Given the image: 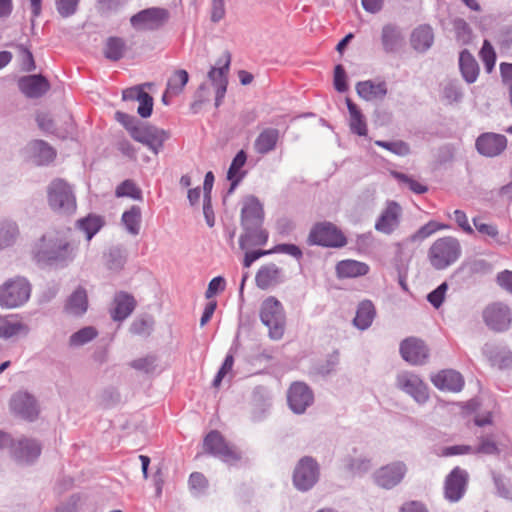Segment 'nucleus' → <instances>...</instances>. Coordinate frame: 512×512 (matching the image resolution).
I'll list each match as a JSON object with an SVG mask.
<instances>
[{"label":"nucleus","instance_id":"4","mask_svg":"<svg viewBox=\"0 0 512 512\" xmlns=\"http://www.w3.org/2000/svg\"><path fill=\"white\" fill-rule=\"evenodd\" d=\"M49 207L56 213L69 215L76 211L73 187L64 179H53L46 188Z\"/></svg>","mask_w":512,"mask_h":512},{"label":"nucleus","instance_id":"48","mask_svg":"<svg viewBox=\"0 0 512 512\" xmlns=\"http://www.w3.org/2000/svg\"><path fill=\"white\" fill-rule=\"evenodd\" d=\"M115 195L118 198L129 197L134 200H142L141 189L130 179L123 181L116 187Z\"/></svg>","mask_w":512,"mask_h":512},{"label":"nucleus","instance_id":"61","mask_svg":"<svg viewBox=\"0 0 512 512\" xmlns=\"http://www.w3.org/2000/svg\"><path fill=\"white\" fill-rule=\"evenodd\" d=\"M499 449L496 443L490 437H483L480 440L479 446L474 449L473 453H482L487 455L498 454Z\"/></svg>","mask_w":512,"mask_h":512},{"label":"nucleus","instance_id":"17","mask_svg":"<svg viewBox=\"0 0 512 512\" xmlns=\"http://www.w3.org/2000/svg\"><path fill=\"white\" fill-rule=\"evenodd\" d=\"M400 354L411 365H423L429 357V349L421 339L409 337L400 343Z\"/></svg>","mask_w":512,"mask_h":512},{"label":"nucleus","instance_id":"39","mask_svg":"<svg viewBox=\"0 0 512 512\" xmlns=\"http://www.w3.org/2000/svg\"><path fill=\"white\" fill-rule=\"evenodd\" d=\"M104 225V220L101 216L90 214L84 218H81L77 221V228L85 233L86 239L90 241L94 235H96L99 230Z\"/></svg>","mask_w":512,"mask_h":512},{"label":"nucleus","instance_id":"58","mask_svg":"<svg viewBox=\"0 0 512 512\" xmlns=\"http://www.w3.org/2000/svg\"><path fill=\"white\" fill-rule=\"evenodd\" d=\"M79 0H56V7L59 14L63 17L73 15L78 6Z\"/></svg>","mask_w":512,"mask_h":512},{"label":"nucleus","instance_id":"50","mask_svg":"<svg viewBox=\"0 0 512 512\" xmlns=\"http://www.w3.org/2000/svg\"><path fill=\"white\" fill-rule=\"evenodd\" d=\"M375 145L384 148L397 156H407L410 153L409 145L401 140L392 142L376 140Z\"/></svg>","mask_w":512,"mask_h":512},{"label":"nucleus","instance_id":"33","mask_svg":"<svg viewBox=\"0 0 512 512\" xmlns=\"http://www.w3.org/2000/svg\"><path fill=\"white\" fill-rule=\"evenodd\" d=\"M434 34L429 25H420L411 34V45L418 52L427 51L433 44Z\"/></svg>","mask_w":512,"mask_h":512},{"label":"nucleus","instance_id":"40","mask_svg":"<svg viewBox=\"0 0 512 512\" xmlns=\"http://www.w3.org/2000/svg\"><path fill=\"white\" fill-rule=\"evenodd\" d=\"M145 139L146 140L142 141V144L147 146L155 154H158L163 147L164 142L168 139V134L162 129L150 126L145 135Z\"/></svg>","mask_w":512,"mask_h":512},{"label":"nucleus","instance_id":"21","mask_svg":"<svg viewBox=\"0 0 512 512\" xmlns=\"http://www.w3.org/2000/svg\"><path fill=\"white\" fill-rule=\"evenodd\" d=\"M25 155L29 161L37 166H44L51 163L56 152L52 146L43 140H34L25 147Z\"/></svg>","mask_w":512,"mask_h":512},{"label":"nucleus","instance_id":"14","mask_svg":"<svg viewBox=\"0 0 512 512\" xmlns=\"http://www.w3.org/2000/svg\"><path fill=\"white\" fill-rule=\"evenodd\" d=\"M483 320L491 330L504 332L511 326L512 313L508 305L495 302L484 309Z\"/></svg>","mask_w":512,"mask_h":512},{"label":"nucleus","instance_id":"3","mask_svg":"<svg viewBox=\"0 0 512 512\" xmlns=\"http://www.w3.org/2000/svg\"><path fill=\"white\" fill-rule=\"evenodd\" d=\"M461 253L459 240L452 236H444L432 243L428 250V260L436 270H444L453 265Z\"/></svg>","mask_w":512,"mask_h":512},{"label":"nucleus","instance_id":"55","mask_svg":"<svg viewBox=\"0 0 512 512\" xmlns=\"http://www.w3.org/2000/svg\"><path fill=\"white\" fill-rule=\"evenodd\" d=\"M17 49L20 56L21 69L27 72L35 70L36 66L31 51L22 44L18 45Z\"/></svg>","mask_w":512,"mask_h":512},{"label":"nucleus","instance_id":"38","mask_svg":"<svg viewBox=\"0 0 512 512\" xmlns=\"http://www.w3.org/2000/svg\"><path fill=\"white\" fill-rule=\"evenodd\" d=\"M441 99L447 104H455L462 101L464 93L461 84L457 80H447L441 87Z\"/></svg>","mask_w":512,"mask_h":512},{"label":"nucleus","instance_id":"1","mask_svg":"<svg viewBox=\"0 0 512 512\" xmlns=\"http://www.w3.org/2000/svg\"><path fill=\"white\" fill-rule=\"evenodd\" d=\"M33 260L41 266L65 268L78 254V243L62 231L42 235L32 246Z\"/></svg>","mask_w":512,"mask_h":512},{"label":"nucleus","instance_id":"5","mask_svg":"<svg viewBox=\"0 0 512 512\" xmlns=\"http://www.w3.org/2000/svg\"><path fill=\"white\" fill-rule=\"evenodd\" d=\"M32 286L27 278L15 276L0 285V307L16 309L24 306L30 299Z\"/></svg>","mask_w":512,"mask_h":512},{"label":"nucleus","instance_id":"19","mask_svg":"<svg viewBox=\"0 0 512 512\" xmlns=\"http://www.w3.org/2000/svg\"><path fill=\"white\" fill-rule=\"evenodd\" d=\"M475 146L481 155L495 157L506 149L507 138L502 134L486 132L478 136Z\"/></svg>","mask_w":512,"mask_h":512},{"label":"nucleus","instance_id":"34","mask_svg":"<svg viewBox=\"0 0 512 512\" xmlns=\"http://www.w3.org/2000/svg\"><path fill=\"white\" fill-rule=\"evenodd\" d=\"M375 315L376 311L373 303L370 300H364L357 307L353 324L358 329L364 331L372 325Z\"/></svg>","mask_w":512,"mask_h":512},{"label":"nucleus","instance_id":"32","mask_svg":"<svg viewBox=\"0 0 512 512\" xmlns=\"http://www.w3.org/2000/svg\"><path fill=\"white\" fill-rule=\"evenodd\" d=\"M459 68L463 79L472 84L479 76V65L474 56L467 50H463L459 56Z\"/></svg>","mask_w":512,"mask_h":512},{"label":"nucleus","instance_id":"30","mask_svg":"<svg viewBox=\"0 0 512 512\" xmlns=\"http://www.w3.org/2000/svg\"><path fill=\"white\" fill-rule=\"evenodd\" d=\"M369 265L352 259L339 261L336 265L338 278H356L364 276L369 272Z\"/></svg>","mask_w":512,"mask_h":512},{"label":"nucleus","instance_id":"20","mask_svg":"<svg viewBox=\"0 0 512 512\" xmlns=\"http://www.w3.org/2000/svg\"><path fill=\"white\" fill-rule=\"evenodd\" d=\"M11 454L20 464H30L41 454V446L36 440L21 438L11 444Z\"/></svg>","mask_w":512,"mask_h":512},{"label":"nucleus","instance_id":"26","mask_svg":"<svg viewBox=\"0 0 512 512\" xmlns=\"http://www.w3.org/2000/svg\"><path fill=\"white\" fill-rule=\"evenodd\" d=\"M283 280L284 276L282 269L274 263L262 266L255 277L256 285L263 290L277 285L283 282Z\"/></svg>","mask_w":512,"mask_h":512},{"label":"nucleus","instance_id":"18","mask_svg":"<svg viewBox=\"0 0 512 512\" xmlns=\"http://www.w3.org/2000/svg\"><path fill=\"white\" fill-rule=\"evenodd\" d=\"M467 480V472L459 467H455L445 480V498L450 502L459 501L466 491Z\"/></svg>","mask_w":512,"mask_h":512},{"label":"nucleus","instance_id":"43","mask_svg":"<svg viewBox=\"0 0 512 512\" xmlns=\"http://www.w3.org/2000/svg\"><path fill=\"white\" fill-rule=\"evenodd\" d=\"M122 223L131 235H137L140 231L141 209L138 206H132L122 215Z\"/></svg>","mask_w":512,"mask_h":512},{"label":"nucleus","instance_id":"42","mask_svg":"<svg viewBox=\"0 0 512 512\" xmlns=\"http://www.w3.org/2000/svg\"><path fill=\"white\" fill-rule=\"evenodd\" d=\"M97 336L98 331L92 326H87L71 334L68 344L71 348H79L91 342Z\"/></svg>","mask_w":512,"mask_h":512},{"label":"nucleus","instance_id":"13","mask_svg":"<svg viewBox=\"0 0 512 512\" xmlns=\"http://www.w3.org/2000/svg\"><path fill=\"white\" fill-rule=\"evenodd\" d=\"M309 243L325 247H343L347 241L335 225L329 222L315 225L309 234Z\"/></svg>","mask_w":512,"mask_h":512},{"label":"nucleus","instance_id":"41","mask_svg":"<svg viewBox=\"0 0 512 512\" xmlns=\"http://www.w3.org/2000/svg\"><path fill=\"white\" fill-rule=\"evenodd\" d=\"M247 160L246 153L243 150H240L236 156L233 158L232 163L227 172V178L231 181V187L229 192H233L235 187L239 184L242 179V175H240L241 168L245 165Z\"/></svg>","mask_w":512,"mask_h":512},{"label":"nucleus","instance_id":"51","mask_svg":"<svg viewBox=\"0 0 512 512\" xmlns=\"http://www.w3.org/2000/svg\"><path fill=\"white\" fill-rule=\"evenodd\" d=\"M473 223L476 230L480 234L493 239L495 242L499 244L504 243V241H502L500 238L499 230L496 225L490 223H483L478 218H473Z\"/></svg>","mask_w":512,"mask_h":512},{"label":"nucleus","instance_id":"15","mask_svg":"<svg viewBox=\"0 0 512 512\" xmlns=\"http://www.w3.org/2000/svg\"><path fill=\"white\" fill-rule=\"evenodd\" d=\"M402 214V207L396 201H388L375 221V230L385 235L393 234L400 226Z\"/></svg>","mask_w":512,"mask_h":512},{"label":"nucleus","instance_id":"23","mask_svg":"<svg viewBox=\"0 0 512 512\" xmlns=\"http://www.w3.org/2000/svg\"><path fill=\"white\" fill-rule=\"evenodd\" d=\"M10 406L13 412L29 421L34 420L38 415L36 400L26 392H18L13 395Z\"/></svg>","mask_w":512,"mask_h":512},{"label":"nucleus","instance_id":"36","mask_svg":"<svg viewBox=\"0 0 512 512\" xmlns=\"http://www.w3.org/2000/svg\"><path fill=\"white\" fill-rule=\"evenodd\" d=\"M19 235V227L15 221L0 218V250L14 245Z\"/></svg>","mask_w":512,"mask_h":512},{"label":"nucleus","instance_id":"49","mask_svg":"<svg viewBox=\"0 0 512 512\" xmlns=\"http://www.w3.org/2000/svg\"><path fill=\"white\" fill-rule=\"evenodd\" d=\"M479 54L486 72L491 73L496 63V53L488 40H484Z\"/></svg>","mask_w":512,"mask_h":512},{"label":"nucleus","instance_id":"10","mask_svg":"<svg viewBox=\"0 0 512 512\" xmlns=\"http://www.w3.org/2000/svg\"><path fill=\"white\" fill-rule=\"evenodd\" d=\"M231 63V55L225 52L221 58L218 59L215 66L211 67L208 72V81L215 89V106L219 107L227 91L228 78Z\"/></svg>","mask_w":512,"mask_h":512},{"label":"nucleus","instance_id":"6","mask_svg":"<svg viewBox=\"0 0 512 512\" xmlns=\"http://www.w3.org/2000/svg\"><path fill=\"white\" fill-rule=\"evenodd\" d=\"M261 322L268 328L269 336L279 340L284 334L285 314L283 306L275 297L266 298L260 309Z\"/></svg>","mask_w":512,"mask_h":512},{"label":"nucleus","instance_id":"44","mask_svg":"<svg viewBox=\"0 0 512 512\" xmlns=\"http://www.w3.org/2000/svg\"><path fill=\"white\" fill-rule=\"evenodd\" d=\"M447 228L448 226L445 224H440L433 220L429 221L428 223L420 227L414 234L406 238L404 240V243L422 242L423 240L431 236L433 233Z\"/></svg>","mask_w":512,"mask_h":512},{"label":"nucleus","instance_id":"47","mask_svg":"<svg viewBox=\"0 0 512 512\" xmlns=\"http://www.w3.org/2000/svg\"><path fill=\"white\" fill-rule=\"evenodd\" d=\"M188 79L189 76L186 70L180 69L175 71L174 74L168 79L167 92H169L170 95L180 94L187 84Z\"/></svg>","mask_w":512,"mask_h":512},{"label":"nucleus","instance_id":"31","mask_svg":"<svg viewBox=\"0 0 512 512\" xmlns=\"http://www.w3.org/2000/svg\"><path fill=\"white\" fill-rule=\"evenodd\" d=\"M65 312L72 316H82L88 309V297L84 288L78 287L67 299Z\"/></svg>","mask_w":512,"mask_h":512},{"label":"nucleus","instance_id":"60","mask_svg":"<svg viewBox=\"0 0 512 512\" xmlns=\"http://www.w3.org/2000/svg\"><path fill=\"white\" fill-rule=\"evenodd\" d=\"M270 251H271V254L272 253L287 254V255L294 257L295 259H300L303 255L301 249L295 244H278L275 247H273L272 249H270Z\"/></svg>","mask_w":512,"mask_h":512},{"label":"nucleus","instance_id":"56","mask_svg":"<svg viewBox=\"0 0 512 512\" xmlns=\"http://www.w3.org/2000/svg\"><path fill=\"white\" fill-rule=\"evenodd\" d=\"M371 467V462L366 457H358L351 459L347 464V468L355 474H363Z\"/></svg>","mask_w":512,"mask_h":512},{"label":"nucleus","instance_id":"27","mask_svg":"<svg viewBox=\"0 0 512 512\" xmlns=\"http://www.w3.org/2000/svg\"><path fill=\"white\" fill-rule=\"evenodd\" d=\"M280 138V132L276 128H265L256 137L253 148L256 153L266 155L274 151Z\"/></svg>","mask_w":512,"mask_h":512},{"label":"nucleus","instance_id":"45","mask_svg":"<svg viewBox=\"0 0 512 512\" xmlns=\"http://www.w3.org/2000/svg\"><path fill=\"white\" fill-rule=\"evenodd\" d=\"M491 345L486 344L483 348V353L489 357L493 366L499 369H507L512 367V353L508 350H500L494 355L491 352Z\"/></svg>","mask_w":512,"mask_h":512},{"label":"nucleus","instance_id":"64","mask_svg":"<svg viewBox=\"0 0 512 512\" xmlns=\"http://www.w3.org/2000/svg\"><path fill=\"white\" fill-rule=\"evenodd\" d=\"M189 486L192 490L202 492L207 487V480L203 474L194 472L189 477Z\"/></svg>","mask_w":512,"mask_h":512},{"label":"nucleus","instance_id":"62","mask_svg":"<svg viewBox=\"0 0 512 512\" xmlns=\"http://www.w3.org/2000/svg\"><path fill=\"white\" fill-rule=\"evenodd\" d=\"M448 216L453 219L463 231L468 234L473 233V229L470 226L467 215L464 211L457 209L454 210L451 214L449 213Z\"/></svg>","mask_w":512,"mask_h":512},{"label":"nucleus","instance_id":"7","mask_svg":"<svg viewBox=\"0 0 512 512\" xmlns=\"http://www.w3.org/2000/svg\"><path fill=\"white\" fill-rule=\"evenodd\" d=\"M320 475L321 470L317 460L311 456H303L294 467L293 485L298 491L307 492L318 483Z\"/></svg>","mask_w":512,"mask_h":512},{"label":"nucleus","instance_id":"63","mask_svg":"<svg viewBox=\"0 0 512 512\" xmlns=\"http://www.w3.org/2000/svg\"><path fill=\"white\" fill-rule=\"evenodd\" d=\"M139 106L137 109L138 114L142 118H147L151 115L153 110V98L148 94L144 93L142 97L139 99Z\"/></svg>","mask_w":512,"mask_h":512},{"label":"nucleus","instance_id":"12","mask_svg":"<svg viewBox=\"0 0 512 512\" xmlns=\"http://www.w3.org/2000/svg\"><path fill=\"white\" fill-rule=\"evenodd\" d=\"M203 446L206 452L230 465L238 462L241 458L239 452L234 447L229 446L218 431L208 433Z\"/></svg>","mask_w":512,"mask_h":512},{"label":"nucleus","instance_id":"37","mask_svg":"<svg viewBox=\"0 0 512 512\" xmlns=\"http://www.w3.org/2000/svg\"><path fill=\"white\" fill-rule=\"evenodd\" d=\"M346 104L349 111V126L350 130L359 135L366 136L367 135V124L365 118L358 108V106L352 102L350 98H346Z\"/></svg>","mask_w":512,"mask_h":512},{"label":"nucleus","instance_id":"8","mask_svg":"<svg viewBox=\"0 0 512 512\" xmlns=\"http://www.w3.org/2000/svg\"><path fill=\"white\" fill-rule=\"evenodd\" d=\"M395 387L409 395L416 403L423 405L429 399L426 383L422 378L411 371H401L395 378Z\"/></svg>","mask_w":512,"mask_h":512},{"label":"nucleus","instance_id":"24","mask_svg":"<svg viewBox=\"0 0 512 512\" xmlns=\"http://www.w3.org/2000/svg\"><path fill=\"white\" fill-rule=\"evenodd\" d=\"M18 87L25 96L39 98L49 90L50 85L42 75H29L19 79Z\"/></svg>","mask_w":512,"mask_h":512},{"label":"nucleus","instance_id":"59","mask_svg":"<svg viewBox=\"0 0 512 512\" xmlns=\"http://www.w3.org/2000/svg\"><path fill=\"white\" fill-rule=\"evenodd\" d=\"M454 29L459 41H461L463 44L469 42L471 37V30L469 25L463 19L455 20Z\"/></svg>","mask_w":512,"mask_h":512},{"label":"nucleus","instance_id":"57","mask_svg":"<svg viewBox=\"0 0 512 512\" xmlns=\"http://www.w3.org/2000/svg\"><path fill=\"white\" fill-rule=\"evenodd\" d=\"M447 289V283L444 282L440 284L435 290L428 294L427 300L431 303L433 307L439 308L443 303Z\"/></svg>","mask_w":512,"mask_h":512},{"label":"nucleus","instance_id":"54","mask_svg":"<svg viewBox=\"0 0 512 512\" xmlns=\"http://www.w3.org/2000/svg\"><path fill=\"white\" fill-rule=\"evenodd\" d=\"M126 262V255L120 248H113L110 250L107 259V267L110 270H120Z\"/></svg>","mask_w":512,"mask_h":512},{"label":"nucleus","instance_id":"16","mask_svg":"<svg viewBox=\"0 0 512 512\" xmlns=\"http://www.w3.org/2000/svg\"><path fill=\"white\" fill-rule=\"evenodd\" d=\"M287 400L290 409L294 413L303 414L312 405L314 395L309 386L304 382H294L288 390Z\"/></svg>","mask_w":512,"mask_h":512},{"label":"nucleus","instance_id":"28","mask_svg":"<svg viewBox=\"0 0 512 512\" xmlns=\"http://www.w3.org/2000/svg\"><path fill=\"white\" fill-rule=\"evenodd\" d=\"M136 301L134 297L126 292H119L114 297V308L111 316L115 321L126 319L134 311Z\"/></svg>","mask_w":512,"mask_h":512},{"label":"nucleus","instance_id":"25","mask_svg":"<svg viewBox=\"0 0 512 512\" xmlns=\"http://www.w3.org/2000/svg\"><path fill=\"white\" fill-rule=\"evenodd\" d=\"M432 383L440 390L459 392L464 386L462 375L452 369L443 370L431 378Z\"/></svg>","mask_w":512,"mask_h":512},{"label":"nucleus","instance_id":"2","mask_svg":"<svg viewBox=\"0 0 512 512\" xmlns=\"http://www.w3.org/2000/svg\"><path fill=\"white\" fill-rule=\"evenodd\" d=\"M263 221L264 211L260 201L254 196L245 198L241 208L243 233L239 238V246L242 250L267 243L268 232L262 227Z\"/></svg>","mask_w":512,"mask_h":512},{"label":"nucleus","instance_id":"35","mask_svg":"<svg viewBox=\"0 0 512 512\" xmlns=\"http://www.w3.org/2000/svg\"><path fill=\"white\" fill-rule=\"evenodd\" d=\"M381 42L385 52H395L402 45L403 35L397 26L387 24L382 28Z\"/></svg>","mask_w":512,"mask_h":512},{"label":"nucleus","instance_id":"22","mask_svg":"<svg viewBox=\"0 0 512 512\" xmlns=\"http://www.w3.org/2000/svg\"><path fill=\"white\" fill-rule=\"evenodd\" d=\"M29 332L30 327L18 315H0V340L25 337Z\"/></svg>","mask_w":512,"mask_h":512},{"label":"nucleus","instance_id":"52","mask_svg":"<svg viewBox=\"0 0 512 512\" xmlns=\"http://www.w3.org/2000/svg\"><path fill=\"white\" fill-rule=\"evenodd\" d=\"M153 329V320L150 317L138 318L133 321L130 326L132 334L139 336H147Z\"/></svg>","mask_w":512,"mask_h":512},{"label":"nucleus","instance_id":"53","mask_svg":"<svg viewBox=\"0 0 512 512\" xmlns=\"http://www.w3.org/2000/svg\"><path fill=\"white\" fill-rule=\"evenodd\" d=\"M391 175L399 182L406 184L414 193L423 194L427 191V187L425 185L417 182L416 180L412 179L406 174L397 171H392Z\"/></svg>","mask_w":512,"mask_h":512},{"label":"nucleus","instance_id":"9","mask_svg":"<svg viewBox=\"0 0 512 512\" xmlns=\"http://www.w3.org/2000/svg\"><path fill=\"white\" fill-rule=\"evenodd\" d=\"M170 13L162 7H150L139 11L130 18V24L136 31H156L169 20Z\"/></svg>","mask_w":512,"mask_h":512},{"label":"nucleus","instance_id":"29","mask_svg":"<svg viewBox=\"0 0 512 512\" xmlns=\"http://www.w3.org/2000/svg\"><path fill=\"white\" fill-rule=\"evenodd\" d=\"M356 91L366 101L382 100L387 94V86L385 82L366 80L357 83Z\"/></svg>","mask_w":512,"mask_h":512},{"label":"nucleus","instance_id":"46","mask_svg":"<svg viewBox=\"0 0 512 512\" xmlns=\"http://www.w3.org/2000/svg\"><path fill=\"white\" fill-rule=\"evenodd\" d=\"M124 50L125 42L123 39L119 37H110L106 42L104 55L109 60L117 61L122 58Z\"/></svg>","mask_w":512,"mask_h":512},{"label":"nucleus","instance_id":"11","mask_svg":"<svg viewBox=\"0 0 512 512\" xmlns=\"http://www.w3.org/2000/svg\"><path fill=\"white\" fill-rule=\"evenodd\" d=\"M407 472L405 462L393 461L378 468L373 474V479L377 486L389 490L399 485Z\"/></svg>","mask_w":512,"mask_h":512}]
</instances>
